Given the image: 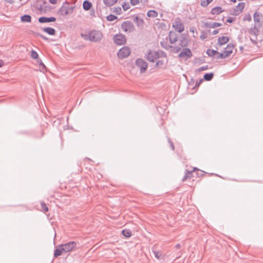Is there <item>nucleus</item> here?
Returning <instances> with one entry per match:
<instances>
[{"instance_id": "1a4fd4ad", "label": "nucleus", "mask_w": 263, "mask_h": 263, "mask_svg": "<svg viewBox=\"0 0 263 263\" xmlns=\"http://www.w3.org/2000/svg\"><path fill=\"white\" fill-rule=\"evenodd\" d=\"M173 27L179 33L182 32L184 29V25L180 21H175L173 24Z\"/></svg>"}, {"instance_id": "e2e57ef3", "label": "nucleus", "mask_w": 263, "mask_h": 263, "mask_svg": "<svg viewBox=\"0 0 263 263\" xmlns=\"http://www.w3.org/2000/svg\"><path fill=\"white\" fill-rule=\"evenodd\" d=\"M232 2L236 3V0H230Z\"/></svg>"}, {"instance_id": "c756f323", "label": "nucleus", "mask_w": 263, "mask_h": 263, "mask_svg": "<svg viewBox=\"0 0 263 263\" xmlns=\"http://www.w3.org/2000/svg\"><path fill=\"white\" fill-rule=\"evenodd\" d=\"M153 252L155 257L157 259L160 260V259H162L163 258V257L162 256L161 253L160 252H159V251L155 250V251H153Z\"/></svg>"}, {"instance_id": "3c124183", "label": "nucleus", "mask_w": 263, "mask_h": 263, "mask_svg": "<svg viewBox=\"0 0 263 263\" xmlns=\"http://www.w3.org/2000/svg\"><path fill=\"white\" fill-rule=\"evenodd\" d=\"M234 21V18L233 17H229L227 20V22L229 23H232L233 21Z\"/></svg>"}, {"instance_id": "a878e982", "label": "nucleus", "mask_w": 263, "mask_h": 263, "mask_svg": "<svg viewBox=\"0 0 263 263\" xmlns=\"http://www.w3.org/2000/svg\"><path fill=\"white\" fill-rule=\"evenodd\" d=\"M158 14V12L154 10H150L147 12V16L148 17H156Z\"/></svg>"}, {"instance_id": "393cba45", "label": "nucleus", "mask_w": 263, "mask_h": 263, "mask_svg": "<svg viewBox=\"0 0 263 263\" xmlns=\"http://www.w3.org/2000/svg\"><path fill=\"white\" fill-rule=\"evenodd\" d=\"M214 77V73L213 72L206 73L203 76V80L209 81H211Z\"/></svg>"}, {"instance_id": "8fccbe9b", "label": "nucleus", "mask_w": 263, "mask_h": 263, "mask_svg": "<svg viewBox=\"0 0 263 263\" xmlns=\"http://www.w3.org/2000/svg\"><path fill=\"white\" fill-rule=\"evenodd\" d=\"M37 35L45 41L48 40V38L47 37L45 36L44 35H43L40 33H37Z\"/></svg>"}, {"instance_id": "58836bf2", "label": "nucleus", "mask_w": 263, "mask_h": 263, "mask_svg": "<svg viewBox=\"0 0 263 263\" xmlns=\"http://www.w3.org/2000/svg\"><path fill=\"white\" fill-rule=\"evenodd\" d=\"M160 44L162 47L166 49H168L169 48H172V46H170L167 45V42L163 41L160 42Z\"/></svg>"}, {"instance_id": "c9c22d12", "label": "nucleus", "mask_w": 263, "mask_h": 263, "mask_svg": "<svg viewBox=\"0 0 263 263\" xmlns=\"http://www.w3.org/2000/svg\"><path fill=\"white\" fill-rule=\"evenodd\" d=\"M31 57L33 59L37 60L39 59L38 53L34 50H32L31 51Z\"/></svg>"}, {"instance_id": "c85d7f7f", "label": "nucleus", "mask_w": 263, "mask_h": 263, "mask_svg": "<svg viewBox=\"0 0 263 263\" xmlns=\"http://www.w3.org/2000/svg\"><path fill=\"white\" fill-rule=\"evenodd\" d=\"M206 52L208 56L210 57H212L214 55L216 54V53H218V52L217 50L210 49H208Z\"/></svg>"}, {"instance_id": "4468645a", "label": "nucleus", "mask_w": 263, "mask_h": 263, "mask_svg": "<svg viewBox=\"0 0 263 263\" xmlns=\"http://www.w3.org/2000/svg\"><path fill=\"white\" fill-rule=\"evenodd\" d=\"M56 21V18L55 17H45L42 16L39 18V22L40 23H50V22H54Z\"/></svg>"}, {"instance_id": "dca6fc26", "label": "nucleus", "mask_w": 263, "mask_h": 263, "mask_svg": "<svg viewBox=\"0 0 263 263\" xmlns=\"http://www.w3.org/2000/svg\"><path fill=\"white\" fill-rule=\"evenodd\" d=\"M221 26H222V24L221 23L217 22H206L204 24V26L206 28H215Z\"/></svg>"}, {"instance_id": "2f4dec72", "label": "nucleus", "mask_w": 263, "mask_h": 263, "mask_svg": "<svg viewBox=\"0 0 263 263\" xmlns=\"http://www.w3.org/2000/svg\"><path fill=\"white\" fill-rule=\"evenodd\" d=\"M37 63L39 65L41 71H44L46 69L45 65L42 62V61L40 59H37L36 61Z\"/></svg>"}, {"instance_id": "f704fd0d", "label": "nucleus", "mask_w": 263, "mask_h": 263, "mask_svg": "<svg viewBox=\"0 0 263 263\" xmlns=\"http://www.w3.org/2000/svg\"><path fill=\"white\" fill-rule=\"evenodd\" d=\"M134 22L137 24L138 26H140L143 23V20L137 16L134 18Z\"/></svg>"}, {"instance_id": "680f3d73", "label": "nucleus", "mask_w": 263, "mask_h": 263, "mask_svg": "<svg viewBox=\"0 0 263 263\" xmlns=\"http://www.w3.org/2000/svg\"><path fill=\"white\" fill-rule=\"evenodd\" d=\"M7 2L12 4L14 2L13 0H6Z\"/></svg>"}, {"instance_id": "c03bdc74", "label": "nucleus", "mask_w": 263, "mask_h": 263, "mask_svg": "<svg viewBox=\"0 0 263 263\" xmlns=\"http://www.w3.org/2000/svg\"><path fill=\"white\" fill-rule=\"evenodd\" d=\"M167 141H168V142L169 143V144L170 145L171 149L173 151H174V149H175L174 145L173 144V142L171 141V140L170 139V138L169 137H167Z\"/></svg>"}, {"instance_id": "6ab92c4d", "label": "nucleus", "mask_w": 263, "mask_h": 263, "mask_svg": "<svg viewBox=\"0 0 263 263\" xmlns=\"http://www.w3.org/2000/svg\"><path fill=\"white\" fill-rule=\"evenodd\" d=\"M229 41V38L228 36H222L218 39V44L220 46L227 43Z\"/></svg>"}, {"instance_id": "a211bd4d", "label": "nucleus", "mask_w": 263, "mask_h": 263, "mask_svg": "<svg viewBox=\"0 0 263 263\" xmlns=\"http://www.w3.org/2000/svg\"><path fill=\"white\" fill-rule=\"evenodd\" d=\"M63 253H64L63 247L61 245H59L57 246V249L54 250V257H57L59 256L62 255Z\"/></svg>"}, {"instance_id": "6e6552de", "label": "nucleus", "mask_w": 263, "mask_h": 263, "mask_svg": "<svg viewBox=\"0 0 263 263\" xmlns=\"http://www.w3.org/2000/svg\"><path fill=\"white\" fill-rule=\"evenodd\" d=\"M77 243L74 241H69L65 244H62L64 253H67L71 251L76 246Z\"/></svg>"}, {"instance_id": "09e8293b", "label": "nucleus", "mask_w": 263, "mask_h": 263, "mask_svg": "<svg viewBox=\"0 0 263 263\" xmlns=\"http://www.w3.org/2000/svg\"><path fill=\"white\" fill-rule=\"evenodd\" d=\"M130 4L135 6L139 3V0H130Z\"/></svg>"}, {"instance_id": "4c0bfd02", "label": "nucleus", "mask_w": 263, "mask_h": 263, "mask_svg": "<svg viewBox=\"0 0 263 263\" xmlns=\"http://www.w3.org/2000/svg\"><path fill=\"white\" fill-rule=\"evenodd\" d=\"M41 208H42V210L44 212H47L48 211V208L44 202H43V201L41 202Z\"/></svg>"}, {"instance_id": "5fc2aeb1", "label": "nucleus", "mask_w": 263, "mask_h": 263, "mask_svg": "<svg viewBox=\"0 0 263 263\" xmlns=\"http://www.w3.org/2000/svg\"><path fill=\"white\" fill-rule=\"evenodd\" d=\"M195 31H196V28L194 27H190V32H191L194 33Z\"/></svg>"}, {"instance_id": "7ed1b4c3", "label": "nucleus", "mask_w": 263, "mask_h": 263, "mask_svg": "<svg viewBox=\"0 0 263 263\" xmlns=\"http://www.w3.org/2000/svg\"><path fill=\"white\" fill-rule=\"evenodd\" d=\"M121 29L127 33L133 32L135 30V27L130 21H124L122 23L121 26Z\"/></svg>"}, {"instance_id": "9b49d317", "label": "nucleus", "mask_w": 263, "mask_h": 263, "mask_svg": "<svg viewBox=\"0 0 263 263\" xmlns=\"http://www.w3.org/2000/svg\"><path fill=\"white\" fill-rule=\"evenodd\" d=\"M262 15L260 12L258 11H256L254 12L253 14V20L254 22V25H256L258 27H261V24L260 23V19Z\"/></svg>"}, {"instance_id": "f03ea898", "label": "nucleus", "mask_w": 263, "mask_h": 263, "mask_svg": "<svg viewBox=\"0 0 263 263\" xmlns=\"http://www.w3.org/2000/svg\"><path fill=\"white\" fill-rule=\"evenodd\" d=\"M260 27L257 26L256 25H254L253 27L250 28L249 30V33L252 35V37H250V40L253 43H256L257 37L259 33Z\"/></svg>"}, {"instance_id": "ddd939ff", "label": "nucleus", "mask_w": 263, "mask_h": 263, "mask_svg": "<svg viewBox=\"0 0 263 263\" xmlns=\"http://www.w3.org/2000/svg\"><path fill=\"white\" fill-rule=\"evenodd\" d=\"M179 57L183 58L186 57V58H191L192 56V53L191 50L189 48H183L182 51L179 54Z\"/></svg>"}, {"instance_id": "2eb2a0df", "label": "nucleus", "mask_w": 263, "mask_h": 263, "mask_svg": "<svg viewBox=\"0 0 263 263\" xmlns=\"http://www.w3.org/2000/svg\"><path fill=\"white\" fill-rule=\"evenodd\" d=\"M234 46L232 44H228L226 48H224V52L227 55V57H228L232 52L233 50Z\"/></svg>"}, {"instance_id": "4be33fe9", "label": "nucleus", "mask_w": 263, "mask_h": 263, "mask_svg": "<svg viewBox=\"0 0 263 263\" xmlns=\"http://www.w3.org/2000/svg\"><path fill=\"white\" fill-rule=\"evenodd\" d=\"M92 5L91 3H90L89 1H88L87 0L84 1L83 3V9L86 11H88L89 9H90L92 7Z\"/></svg>"}, {"instance_id": "e433bc0d", "label": "nucleus", "mask_w": 263, "mask_h": 263, "mask_svg": "<svg viewBox=\"0 0 263 263\" xmlns=\"http://www.w3.org/2000/svg\"><path fill=\"white\" fill-rule=\"evenodd\" d=\"M117 18V16L113 14H109L106 16V20L108 21H113Z\"/></svg>"}, {"instance_id": "4d7b16f0", "label": "nucleus", "mask_w": 263, "mask_h": 263, "mask_svg": "<svg viewBox=\"0 0 263 263\" xmlns=\"http://www.w3.org/2000/svg\"><path fill=\"white\" fill-rule=\"evenodd\" d=\"M200 37L201 39L203 40L206 37V35L204 34H202L200 35Z\"/></svg>"}, {"instance_id": "f257e3e1", "label": "nucleus", "mask_w": 263, "mask_h": 263, "mask_svg": "<svg viewBox=\"0 0 263 263\" xmlns=\"http://www.w3.org/2000/svg\"><path fill=\"white\" fill-rule=\"evenodd\" d=\"M103 37L102 32L100 31L92 30L88 34V39L90 41L98 42L100 41Z\"/></svg>"}, {"instance_id": "a18cd8bd", "label": "nucleus", "mask_w": 263, "mask_h": 263, "mask_svg": "<svg viewBox=\"0 0 263 263\" xmlns=\"http://www.w3.org/2000/svg\"><path fill=\"white\" fill-rule=\"evenodd\" d=\"M208 69V65H205V66H203L200 68H199L198 69L196 70L197 71H203V70H205L206 69Z\"/></svg>"}, {"instance_id": "ea45409f", "label": "nucleus", "mask_w": 263, "mask_h": 263, "mask_svg": "<svg viewBox=\"0 0 263 263\" xmlns=\"http://www.w3.org/2000/svg\"><path fill=\"white\" fill-rule=\"evenodd\" d=\"M113 12L114 13H115L117 15H120L122 13V9L121 8V7H115L114 8V10L113 11Z\"/></svg>"}, {"instance_id": "473e14b6", "label": "nucleus", "mask_w": 263, "mask_h": 263, "mask_svg": "<svg viewBox=\"0 0 263 263\" xmlns=\"http://www.w3.org/2000/svg\"><path fill=\"white\" fill-rule=\"evenodd\" d=\"M213 1V0H202L201 2L200 5L202 7H205Z\"/></svg>"}, {"instance_id": "7c9ffc66", "label": "nucleus", "mask_w": 263, "mask_h": 263, "mask_svg": "<svg viewBox=\"0 0 263 263\" xmlns=\"http://www.w3.org/2000/svg\"><path fill=\"white\" fill-rule=\"evenodd\" d=\"M123 235L127 238L132 236V232L129 230L124 229L122 231Z\"/></svg>"}, {"instance_id": "cd10ccee", "label": "nucleus", "mask_w": 263, "mask_h": 263, "mask_svg": "<svg viewBox=\"0 0 263 263\" xmlns=\"http://www.w3.org/2000/svg\"><path fill=\"white\" fill-rule=\"evenodd\" d=\"M46 4H47L46 3H44V4L43 5L40 6V7L39 8V10L41 12H44V13H46L49 10V6H46Z\"/></svg>"}, {"instance_id": "bb28decb", "label": "nucleus", "mask_w": 263, "mask_h": 263, "mask_svg": "<svg viewBox=\"0 0 263 263\" xmlns=\"http://www.w3.org/2000/svg\"><path fill=\"white\" fill-rule=\"evenodd\" d=\"M117 1L118 0H103L104 4L108 7L113 6Z\"/></svg>"}, {"instance_id": "603ef678", "label": "nucleus", "mask_w": 263, "mask_h": 263, "mask_svg": "<svg viewBox=\"0 0 263 263\" xmlns=\"http://www.w3.org/2000/svg\"><path fill=\"white\" fill-rule=\"evenodd\" d=\"M174 52H178L179 51L181 50V48L180 47L175 46L174 47Z\"/></svg>"}, {"instance_id": "412c9836", "label": "nucleus", "mask_w": 263, "mask_h": 263, "mask_svg": "<svg viewBox=\"0 0 263 263\" xmlns=\"http://www.w3.org/2000/svg\"><path fill=\"white\" fill-rule=\"evenodd\" d=\"M224 11L222 9V8L219 6L215 7L212 8L211 10V13L212 14H219Z\"/></svg>"}, {"instance_id": "de8ad7c7", "label": "nucleus", "mask_w": 263, "mask_h": 263, "mask_svg": "<svg viewBox=\"0 0 263 263\" xmlns=\"http://www.w3.org/2000/svg\"><path fill=\"white\" fill-rule=\"evenodd\" d=\"M196 170H197L198 171V172L197 173V175L198 177L202 176L203 175H204V172L200 171L197 168H196Z\"/></svg>"}, {"instance_id": "b1692460", "label": "nucleus", "mask_w": 263, "mask_h": 263, "mask_svg": "<svg viewBox=\"0 0 263 263\" xmlns=\"http://www.w3.org/2000/svg\"><path fill=\"white\" fill-rule=\"evenodd\" d=\"M43 30L49 35H53L55 34V30L51 27H45L43 29Z\"/></svg>"}, {"instance_id": "864d4df0", "label": "nucleus", "mask_w": 263, "mask_h": 263, "mask_svg": "<svg viewBox=\"0 0 263 263\" xmlns=\"http://www.w3.org/2000/svg\"><path fill=\"white\" fill-rule=\"evenodd\" d=\"M203 80V79H200V80L199 81V82H197L196 83V85H195V87H196V86H197V87H198V86L200 85V84L202 82Z\"/></svg>"}, {"instance_id": "f3484780", "label": "nucleus", "mask_w": 263, "mask_h": 263, "mask_svg": "<svg viewBox=\"0 0 263 263\" xmlns=\"http://www.w3.org/2000/svg\"><path fill=\"white\" fill-rule=\"evenodd\" d=\"M169 40L171 44L175 43L177 41V34L172 31L170 32L169 33Z\"/></svg>"}, {"instance_id": "f8f14e48", "label": "nucleus", "mask_w": 263, "mask_h": 263, "mask_svg": "<svg viewBox=\"0 0 263 263\" xmlns=\"http://www.w3.org/2000/svg\"><path fill=\"white\" fill-rule=\"evenodd\" d=\"M158 58L159 55L157 52H153L150 51L147 55L146 59L149 62H154L155 60Z\"/></svg>"}, {"instance_id": "49530a36", "label": "nucleus", "mask_w": 263, "mask_h": 263, "mask_svg": "<svg viewBox=\"0 0 263 263\" xmlns=\"http://www.w3.org/2000/svg\"><path fill=\"white\" fill-rule=\"evenodd\" d=\"M252 20L251 15L249 14L248 15H246L243 18V21H251Z\"/></svg>"}, {"instance_id": "79ce46f5", "label": "nucleus", "mask_w": 263, "mask_h": 263, "mask_svg": "<svg viewBox=\"0 0 263 263\" xmlns=\"http://www.w3.org/2000/svg\"><path fill=\"white\" fill-rule=\"evenodd\" d=\"M216 54H217V56L216 57V59H225V58H227V55H226V54L224 53V52H223V53H219L218 52V53H216Z\"/></svg>"}, {"instance_id": "aec40b11", "label": "nucleus", "mask_w": 263, "mask_h": 263, "mask_svg": "<svg viewBox=\"0 0 263 263\" xmlns=\"http://www.w3.org/2000/svg\"><path fill=\"white\" fill-rule=\"evenodd\" d=\"M196 168L194 167L193 170L189 171L188 170H186V173H185V175L183 178L182 179V181H184L185 180H186L187 178H191L193 176V172L196 171Z\"/></svg>"}, {"instance_id": "052dcab7", "label": "nucleus", "mask_w": 263, "mask_h": 263, "mask_svg": "<svg viewBox=\"0 0 263 263\" xmlns=\"http://www.w3.org/2000/svg\"><path fill=\"white\" fill-rule=\"evenodd\" d=\"M175 248L176 249H178L180 248V244H177L176 246H175Z\"/></svg>"}, {"instance_id": "39448f33", "label": "nucleus", "mask_w": 263, "mask_h": 263, "mask_svg": "<svg viewBox=\"0 0 263 263\" xmlns=\"http://www.w3.org/2000/svg\"><path fill=\"white\" fill-rule=\"evenodd\" d=\"M113 39L114 42L118 45H124L126 42L125 36L120 33L114 35Z\"/></svg>"}, {"instance_id": "5701e85b", "label": "nucleus", "mask_w": 263, "mask_h": 263, "mask_svg": "<svg viewBox=\"0 0 263 263\" xmlns=\"http://www.w3.org/2000/svg\"><path fill=\"white\" fill-rule=\"evenodd\" d=\"M21 21L23 23H30L31 21V16L29 14H25L21 17Z\"/></svg>"}, {"instance_id": "37998d69", "label": "nucleus", "mask_w": 263, "mask_h": 263, "mask_svg": "<svg viewBox=\"0 0 263 263\" xmlns=\"http://www.w3.org/2000/svg\"><path fill=\"white\" fill-rule=\"evenodd\" d=\"M122 6L123 10L125 11H127L130 8L128 3H126V2H124L122 5Z\"/></svg>"}, {"instance_id": "13d9d810", "label": "nucleus", "mask_w": 263, "mask_h": 263, "mask_svg": "<svg viewBox=\"0 0 263 263\" xmlns=\"http://www.w3.org/2000/svg\"><path fill=\"white\" fill-rule=\"evenodd\" d=\"M218 30H214L213 31V35H215V34H217L218 33Z\"/></svg>"}, {"instance_id": "20e7f679", "label": "nucleus", "mask_w": 263, "mask_h": 263, "mask_svg": "<svg viewBox=\"0 0 263 263\" xmlns=\"http://www.w3.org/2000/svg\"><path fill=\"white\" fill-rule=\"evenodd\" d=\"M73 10V7H69L68 3L65 2L59 10V12L62 15H66L70 12H70H72Z\"/></svg>"}, {"instance_id": "0eeeda50", "label": "nucleus", "mask_w": 263, "mask_h": 263, "mask_svg": "<svg viewBox=\"0 0 263 263\" xmlns=\"http://www.w3.org/2000/svg\"><path fill=\"white\" fill-rule=\"evenodd\" d=\"M130 53L129 48L127 47H122L118 52V57L120 59H124L127 58Z\"/></svg>"}, {"instance_id": "6e6d98bb", "label": "nucleus", "mask_w": 263, "mask_h": 263, "mask_svg": "<svg viewBox=\"0 0 263 263\" xmlns=\"http://www.w3.org/2000/svg\"><path fill=\"white\" fill-rule=\"evenodd\" d=\"M58 0H49L50 3L52 4H55L57 3Z\"/></svg>"}, {"instance_id": "9d476101", "label": "nucleus", "mask_w": 263, "mask_h": 263, "mask_svg": "<svg viewBox=\"0 0 263 263\" xmlns=\"http://www.w3.org/2000/svg\"><path fill=\"white\" fill-rule=\"evenodd\" d=\"M245 6V4L243 2L238 3L236 8H234L233 12L232 13L233 15H237L242 12Z\"/></svg>"}, {"instance_id": "423d86ee", "label": "nucleus", "mask_w": 263, "mask_h": 263, "mask_svg": "<svg viewBox=\"0 0 263 263\" xmlns=\"http://www.w3.org/2000/svg\"><path fill=\"white\" fill-rule=\"evenodd\" d=\"M136 65L140 68L141 73H144L147 68V63L142 59H137Z\"/></svg>"}, {"instance_id": "bf43d9fd", "label": "nucleus", "mask_w": 263, "mask_h": 263, "mask_svg": "<svg viewBox=\"0 0 263 263\" xmlns=\"http://www.w3.org/2000/svg\"><path fill=\"white\" fill-rule=\"evenodd\" d=\"M4 63V62L3 61H2V60H0V67H2V66H3Z\"/></svg>"}, {"instance_id": "72a5a7b5", "label": "nucleus", "mask_w": 263, "mask_h": 263, "mask_svg": "<svg viewBox=\"0 0 263 263\" xmlns=\"http://www.w3.org/2000/svg\"><path fill=\"white\" fill-rule=\"evenodd\" d=\"M179 45L182 47H186L187 45V41L186 40V39L183 37V38L182 39V40H180Z\"/></svg>"}, {"instance_id": "a19ab883", "label": "nucleus", "mask_w": 263, "mask_h": 263, "mask_svg": "<svg viewBox=\"0 0 263 263\" xmlns=\"http://www.w3.org/2000/svg\"><path fill=\"white\" fill-rule=\"evenodd\" d=\"M156 67L158 68H163L164 66V62L163 60H159L156 63Z\"/></svg>"}]
</instances>
